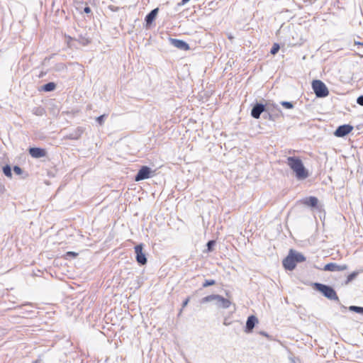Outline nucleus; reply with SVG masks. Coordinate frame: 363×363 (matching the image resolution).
I'll return each mask as SVG.
<instances>
[{
  "label": "nucleus",
  "instance_id": "f257e3e1",
  "mask_svg": "<svg viewBox=\"0 0 363 363\" xmlns=\"http://www.w3.org/2000/svg\"><path fill=\"white\" fill-rule=\"evenodd\" d=\"M287 164L295 173L296 177L298 180H303L308 177V171L303 165L302 160L298 157H287Z\"/></svg>",
  "mask_w": 363,
  "mask_h": 363
},
{
  "label": "nucleus",
  "instance_id": "f03ea898",
  "mask_svg": "<svg viewBox=\"0 0 363 363\" xmlns=\"http://www.w3.org/2000/svg\"><path fill=\"white\" fill-rule=\"evenodd\" d=\"M306 260V257L301 252L291 249L288 255L283 259L282 264L286 270L292 271L296 268V264Z\"/></svg>",
  "mask_w": 363,
  "mask_h": 363
},
{
  "label": "nucleus",
  "instance_id": "7ed1b4c3",
  "mask_svg": "<svg viewBox=\"0 0 363 363\" xmlns=\"http://www.w3.org/2000/svg\"><path fill=\"white\" fill-rule=\"evenodd\" d=\"M312 286L329 300L340 301L336 291L332 286L318 282L313 283Z\"/></svg>",
  "mask_w": 363,
  "mask_h": 363
},
{
  "label": "nucleus",
  "instance_id": "20e7f679",
  "mask_svg": "<svg viewBox=\"0 0 363 363\" xmlns=\"http://www.w3.org/2000/svg\"><path fill=\"white\" fill-rule=\"evenodd\" d=\"M214 301L218 308H228L231 305V302L224 297L218 294H211L202 298L200 301L201 303Z\"/></svg>",
  "mask_w": 363,
  "mask_h": 363
},
{
  "label": "nucleus",
  "instance_id": "39448f33",
  "mask_svg": "<svg viewBox=\"0 0 363 363\" xmlns=\"http://www.w3.org/2000/svg\"><path fill=\"white\" fill-rule=\"evenodd\" d=\"M312 88L317 97L323 98L329 94L326 85L320 80L315 79L312 82Z\"/></svg>",
  "mask_w": 363,
  "mask_h": 363
},
{
  "label": "nucleus",
  "instance_id": "423d86ee",
  "mask_svg": "<svg viewBox=\"0 0 363 363\" xmlns=\"http://www.w3.org/2000/svg\"><path fill=\"white\" fill-rule=\"evenodd\" d=\"M267 109L268 110L263 115L264 119H269L274 121L277 118L283 116L282 111L277 104H272V105H267Z\"/></svg>",
  "mask_w": 363,
  "mask_h": 363
},
{
  "label": "nucleus",
  "instance_id": "0eeeda50",
  "mask_svg": "<svg viewBox=\"0 0 363 363\" xmlns=\"http://www.w3.org/2000/svg\"><path fill=\"white\" fill-rule=\"evenodd\" d=\"M135 259L140 265L146 264L147 260L145 254L143 252V245L139 244L135 246Z\"/></svg>",
  "mask_w": 363,
  "mask_h": 363
},
{
  "label": "nucleus",
  "instance_id": "6e6552de",
  "mask_svg": "<svg viewBox=\"0 0 363 363\" xmlns=\"http://www.w3.org/2000/svg\"><path fill=\"white\" fill-rule=\"evenodd\" d=\"M267 106L261 103H256L252 110H251V116L252 118L255 119L259 118L262 113H265L268 109H267Z\"/></svg>",
  "mask_w": 363,
  "mask_h": 363
},
{
  "label": "nucleus",
  "instance_id": "1a4fd4ad",
  "mask_svg": "<svg viewBox=\"0 0 363 363\" xmlns=\"http://www.w3.org/2000/svg\"><path fill=\"white\" fill-rule=\"evenodd\" d=\"M152 171L150 167L147 166H143L138 172L137 174L135 176V180L136 182H139L141 180H144L148 179L151 177Z\"/></svg>",
  "mask_w": 363,
  "mask_h": 363
},
{
  "label": "nucleus",
  "instance_id": "9d476101",
  "mask_svg": "<svg viewBox=\"0 0 363 363\" xmlns=\"http://www.w3.org/2000/svg\"><path fill=\"white\" fill-rule=\"evenodd\" d=\"M353 130V126L349 124H344L338 126L335 130L334 135L336 137L342 138L348 135Z\"/></svg>",
  "mask_w": 363,
  "mask_h": 363
},
{
  "label": "nucleus",
  "instance_id": "9b49d317",
  "mask_svg": "<svg viewBox=\"0 0 363 363\" xmlns=\"http://www.w3.org/2000/svg\"><path fill=\"white\" fill-rule=\"evenodd\" d=\"M158 12H159V9L155 8L146 15V16L145 18L146 28H148L150 27V26L153 23V21L156 19Z\"/></svg>",
  "mask_w": 363,
  "mask_h": 363
},
{
  "label": "nucleus",
  "instance_id": "f8f14e48",
  "mask_svg": "<svg viewBox=\"0 0 363 363\" xmlns=\"http://www.w3.org/2000/svg\"><path fill=\"white\" fill-rule=\"evenodd\" d=\"M347 269V266L346 264L338 265L336 263H328L325 264L323 267V270L328 272H341L346 270Z\"/></svg>",
  "mask_w": 363,
  "mask_h": 363
},
{
  "label": "nucleus",
  "instance_id": "ddd939ff",
  "mask_svg": "<svg viewBox=\"0 0 363 363\" xmlns=\"http://www.w3.org/2000/svg\"><path fill=\"white\" fill-rule=\"evenodd\" d=\"M169 41L172 45L179 50H189L190 49L189 44L182 40L169 38Z\"/></svg>",
  "mask_w": 363,
  "mask_h": 363
},
{
  "label": "nucleus",
  "instance_id": "4468645a",
  "mask_svg": "<svg viewBox=\"0 0 363 363\" xmlns=\"http://www.w3.org/2000/svg\"><path fill=\"white\" fill-rule=\"evenodd\" d=\"M28 152L33 158L43 157L47 155L46 150L40 147H30Z\"/></svg>",
  "mask_w": 363,
  "mask_h": 363
},
{
  "label": "nucleus",
  "instance_id": "2eb2a0df",
  "mask_svg": "<svg viewBox=\"0 0 363 363\" xmlns=\"http://www.w3.org/2000/svg\"><path fill=\"white\" fill-rule=\"evenodd\" d=\"M258 323V319L256 316L252 315L247 318L245 331L247 333H250L252 331L255 325Z\"/></svg>",
  "mask_w": 363,
  "mask_h": 363
},
{
  "label": "nucleus",
  "instance_id": "dca6fc26",
  "mask_svg": "<svg viewBox=\"0 0 363 363\" xmlns=\"http://www.w3.org/2000/svg\"><path fill=\"white\" fill-rule=\"evenodd\" d=\"M303 203L312 208H318V199L315 196L306 197L303 200Z\"/></svg>",
  "mask_w": 363,
  "mask_h": 363
},
{
  "label": "nucleus",
  "instance_id": "f3484780",
  "mask_svg": "<svg viewBox=\"0 0 363 363\" xmlns=\"http://www.w3.org/2000/svg\"><path fill=\"white\" fill-rule=\"evenodd\" d=\"M83 132L84 128L82 127H78L73 132L70 133L69 135H67V138L71 140H78L81 138Z\"/></svg>",
  "mask_w": 363,
  "mask_h": 363
},
{
  "label": "nucleus",
  "instance_id": "a211bd4d",
  "mask_svg": "<svg viewBox=\"0 0 363 363\" xmlns=\"http://www.w3.org/2000/svg\"><path fill=\"white\" fill-rule=\"evenodd\" d=\"M56 89V84L55 82H48L47 84H43L41 86L40 90L45 91V92H50Z\"/></svg>",
  "mask_w": 363,
  "mask_h": 363
},
{
  "label": "nucleus",
  "instance_id": "6ab92c4d",
  "mask_svg": "<svg viewBox=\"0 0 363 363\" xmlns=\"http://www.w3.org/2000/svg\"><path fill=\"white\" fill-rule=\"evenodd\" d=\"M75 40L78 41L82 45H86L91 42L89 38L84 36L82 35H79L78 36V38L75 39Z\"/></svg>",
  "mask_w": 363,
  "mask_h": 363
},
{
  "label": "nucleus",
  "instance_id": "aec40b11",
  "mask_svg": "<svg viewBox=\"0 0 363 363\" xmlns=\"http://www.w3.org/2000/svg\"><path fill=\"white\" fill-rule=\"evenodd\" d=\"M32 113L34 115L41 116L45 114V111L44 108H43L42 106H38V107H34L32 109Z\"/></svg>",
  "mask_w": 363,
  "mask_h": 363
},
{
  "label": "nucleus",
  "instance_id": "412c9836",
  "mask_svg": "<svg viewBox=\"0 0 363 363\" xmlns=\"http://www.w3.org/2000/svg\"><path fill=\"white\" fill-rule=\"evenodd\" d=\"M3 172L8 177H12L11 167L9 164H6L3 167Z\"/></svg>",
  "mask_w": 363,
  "mask_h": 363
},
{
  "label": "nucleus",
  "instance_id": "4be33fe9",
  "mask_svg": "<svg viewBox=\"0 0 363 363\" xmlns=\"http://www.w3.org/2000/svg\"><path fill=\"white\" fill-rule=\"evenodd\" d=\"M216 243V240H209L206 244V247H207L206 252H212L214 250Z\"/></svg>",
  "mask_w": 363,
  "mask_h": 363
},
{
  "label": "nucleus",
  "instance_id": "5701e85b",
  "mask_svg": "<svg viewBox=\"0 0 363 363\" xmlns=\"http://www.w3.org/2000/svg\"><path fill=\"white\" fill-rule=\"evenodd\" d=\"M359 274L358 272H353L350 274H349L347 277V280L345 281V284H348L350 282L353 281Z\"/></svg>",
  "mask_w": 363,
  "mask_h": 363
},
{
  "label": "nucleus",
  "instance_id": "b1692460",
  "mask_svg": "<svg viewBox=\"0 0 363 363\" xmlns=\"http://www.w3.org/2000/svg\"><path fill=\"white\" fill-rule=\"evenodd\" d=\"M349 310L363 315V307L362 306H351L349 307Z\"/></svg>",
  "mask_w": 363,
  "mask_h": 363
},
{
  "label": "nucleus",
  "instance_id": "393cba45",
  "mask_svg": "<svg viewBox=\"0 0 363 363\" xmlns=\"http://www.w3.org/2000/svg\"><path fill=\"white\" fill-rule=\"evenodd\" d=\"M66 68L67 67H66L65 64L60 62V63H57L55 65V67H53V70H55L56 72H61V71L66 69Z\"/></svg>",
  "mask_w": 363,
  "mask_h": 363
},
{
  "label": "nucleus",
  "instance_id": "a878e982",
  "mask_svg": "<svg viewBox=\"0 0 363 363\" xmlns=\"http://www.w3.org/2000/svg\"><path fill=\"white\" fill-rule=\"evenodd\" d=\"M281 105L286 109H292L294 107V104L291 101H281Z\"/></svg>",
  "mask_w": 363,
  "mask_h": 363
},
{
  "label": "nucleus",
  "instance_id": "bb28decb",
  "mask_svg": "<svg viewBox=\"0 0 363 363\" xmlns=\"http://www.w3.org/2000/svg\"><path fill=\"white\" fill-rule=\"evenodd\" d=\"M214 284H216V281H215V280H213V279H206V280H205V281L203 283L202 286H203V288H206V287H208V286H213V285H214Z\"/></svg>",
  "mask_w": 363,
  "mask_h": 363
},
{
  "label": "nucleus",
  "instance_id": "cd10ccee",
  "mask_svg": "<svg viewBox=\"0 0 363 363\" xmlns=\"http://www.w3.org/2000/svg\"><path fill=\"white\" fill-rule=\"evenodd\" d=\"M279 45L278 43H274L271 49L270 52L272 55H275L279 52Z\"/></svg>",
  "mask_w": 363,
  "mask_h": 363
},
{
  "label": "nucleus",
  "instance_id": "c85d7f7f",
  "mask_svg": "<svg viewBox=\"0 0 363 363\" xmlns=\"http://www.w3.org/2000/svg\"><path fill=\"white\" fill-rule=\"evenodd\" d=\"M107 117V115L106 114H103L99 117H97L96 118V121H97V123L100 125H102L104 124V119Z\"/></svg>",
  "mask_w": 363,
  "mask_h": 363
},
{
  "label": "nucleus",
  "instance_id": "c756f323",
  "mask_svg": "<svg viewBox=\"0 0 363 363\" xmlns=\"http://www.w3.org/2000/svg\"><path fill=\"white\" fill-rule=\"evenodd\" d=\"M13 170L15 174H18V175H21L23 174V169L18 165H15L13 168Z\"/></svg>",
  "mask_w": 363,
  "mask_h": 363
},
{
  "label": "nucleus",
  "instance_id": "7c9ffc66",
  "mask_svg": "<svg viewBox=\"0 0 363 363\" xmlns=\"http://www.w3.org/2000/svg\"><path fill=\"white\" fill-rule=\"evenodd\" d=\"M77 255H78V253H77L75 252H72V251L67 252L66 254V256L72 257H76Z\"/></svg>",
  "mask_w": 363,
  "mask_h": 363
},
{
  "label": "nucleus",
  "instance_id": "2f4dec72",
  "mask_svg": "<svg viewBox=\"0 0 363 363\" xmlns=\"http://www.w3.org/2000/svg\"><path fill=\"white\" fill-rule=\"evenodd\" d=\"M357 103L363 106V95H361L359 96L357 99Z\"/></svg>",
  "mask_w": 363,
  "mask_h": 363
},
{
  "label": "nucleus",
  "instance_id": "473e14b6",
  "mask_svg": "<svg viewBox=\"0 0 363 363\" xmlns=\"http://www.w3.org/2000/svg\"><path fill=\"white\" fill-rule=\"evenodd\" d=\"M189 300H190V298H189V297H188V298H186L183 301V303H182V308H184V307H186V306H187V304H188V303H189Z\"/></svg>",
  "mask_w": 363,
  "mask_h": 363
},
{
  "label": "nucleus",
  "instance_id": "72a5a7b5",
  "mask_svg": "<svg viewBox=\"0 0 363 363\" xmlns=\"http://www.w3.org/2000/svg\"><path fill=\"white\" fill-rule=\"evenodd\" d=\"M84 12L89 14L91 12V10L89 6H86L84 8Z\"/></svg>",
  "mask_w": 363,
  "mask_h": 363
},
{
  "label": "nucleus",
  "instance_id": "f704fd0d",
  "mask_svg": "<svg viewBox=\"0 0 363 363\" xmlns=\"http://www.w3.org/2000/svg\"><path fill=\"white\" fill-rule=\"evenodd\" d=\"M190 0H182L180 3L178 4L179 6H182L189 2Z\"/></svg>",
  "mask_w": 363,
  "mask_h": 363
},
{
  "label": "nucleus",
  "instance_id": "c9c22d12",
  "mask_svg": "<svg viewBox=\"0 0 363 363\" xmlns=\"http://www.w3.org/2000/svg\"><path fill=\"white\" fill-rule=\"evenodd\" d=\"M354 44L363 46V42L362 43V42H357V41H355Z\"/></svg>",
  "mask_w": 363,
  "mask_h": 363
},
{
  "label": "nucleus",
  "instance_id": "e433bc0d",
  "mask_svg": "<svg viewBox=\"0 0 363 363\" xmlns=\"http://www.w3.org/2000/svg\"><path fill=\"white\" fill-rule=\"evenodd\" d=\"M260 334L264 336L268 337V335L265 332H261Z\"/></svg>",
  "mask_w": 363,
  "mask_h": 363
},
{
  "label": "nucleus",
  "instance_id": "4c0bfd02",
  "mask_svg": "<svg viewBox=\"0 0 363 363\" xmlns=\"http://www.w3.org/2000/svg\"><path fill=\"white\" fill-rule=\"evenodd\" d=\"M50 59H51V57H45V58L44 59V63H45L47 60H50Z\"/></svg>",
  "mask_w": 363,
  "mask_h": 363
},
{
  "label": "nucleus",
  "instance_id": "58836bf2",
  "mask_svg": "<svg viewBox=\"0 0 363 363\" xmlns=\"http://www.w3.org/2000/svg\"><path fill=\"white\" fill-rule=\"evenodd\" d=\"M341 308L342 309V311H345L346 309H347V308L345 306H342Z\"/></svg>",
  "mask_w": 363,
  "mask_h": 363
},
{
  "label": "nucleus",
  "instance_id": "ea45409f",
  "mask_svg": "<svg viewBox=\"0 0 363 363\" xmlns=\"http://www.w3.org/2000/svg\"><path fill=\"white\" fill-rule=\"evenodd\" d=\"M224 323V325H228L229 324V323H228V322H226L225 320L224 321V323Z\"/></svg>",
  "mask_w": 363,
  "mask_h": 363
}]
</instances>
